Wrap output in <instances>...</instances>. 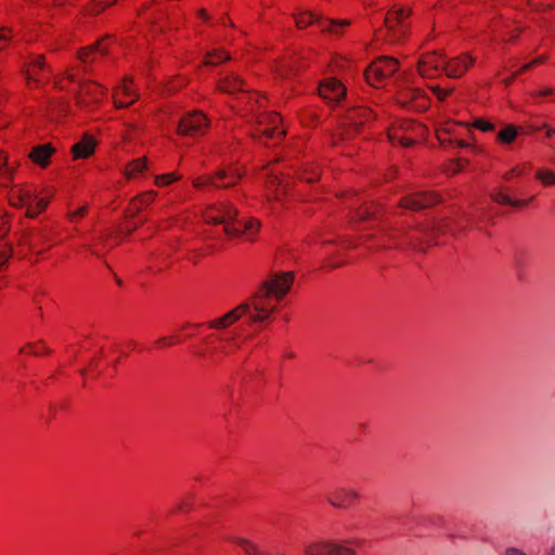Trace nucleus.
<instances>
[{
    "label": "nucleus",
    "mask_w": 555,
    "mask_h": 555,
    "mask_svg": "<svg viewBox=\"0 0 555 555\" xmlns=\"http://www.w3.org/2000/svg\"><path fill=\"white\" fill-rule=\"evenodd\" d=\"M306 555H356V551L339 543L315 540L305 545Z\"/></svg>",
    "instance_id": "9"
},
{
    "label": "nucleus",
    "mask_w": 555,
    "mask_h": 555,
    "mask_svg": "<svg viewBox=\"0 0 555 555\" xmlns=\"http://www.w3.org/2000/svg\"><path fill=\"white\" fill-rule=\"evenodd\" d=\"M410 93L412 99H417L421 95L420 90H411Z\"/></svg>",
    "instance_id": "54"
},
{
    "label": "nucleus",
    "mask_w": 555,
    "mask_h": 555,
    "mask_svg": "<svg viewBox=\"0 0 555 555\" xmlns=\"http://www.w3.org/2000/svg\"><path fill=\"white\" fill-rule=\"evenodd\" d=\"M221 351H222V353H224V354H229V353H230V351H231V348L222 347V348H221Z\"/></svg>",
    "instance_id": "61"
},
{
    "label": "nucleus",
    "mask_w": 555,
    "mask_h": 555,
    "mask_svg": "<svg viewBox=\"0 0 555 555\" xmlns=\"http://www.w3.org/2000/svg\"><path fill=\"white\" fill-rule=\"evenodd\" d=\"M518 135V128L514 125H507L496 134V140L503 144H509L515 141Z\"/></svg>",
    "instance_id": "27"
},
{
    "label": "nucleus",
    "mask_w": 555,
    "mask_h": 555,
    "mask_svg": "<svg viewBox=\"0 0 555 555\" xmlns=\"http://www.w3.org/2000/svg\"><path fill=\"white\" fill-rule=\"evenodd\" d=\"M448 224L446 221H440L439 223L435 225H423L418 224L416 227V230L421 233H423L426 237H430L435 235L436 233H443L447 229Z\"/></svg>",
    "instance_id": "30"
},
{
    "label": "nucleus",
    "mask_w": 555,
    "mask_h": 555,
    "mask_svg": "<svg viewBox=\"0 0 555 555\" xmlns=\"http://www.w3.org/2000/svg\"><path fill=\"white\" fill-rule=\"evenodd\" d=\"M9 254L7 251L0 253V268L8 261Z\"/></svg>",
    "instance_id": "47"
},
{
    "label": "nucleus",
    "mask_w": 555,
    "mask_h": 555,
    "mask_svg": "<svg viewBox=\"0 0 555 555\" xmlns=\"http://www.w3.org/2000/svg\"><path fill=\"white\" fill-rule=\"evenodd\" d=\"M456 145L460 146V147H467L468 143H466L464 141H456Z\"/></svg>",
    "instance_id": "58"
},
{
    "label": "nucleus",
    "mask_w": 555,
    "mask_h": 555,
    "mask_svg": "<svg viewBox=\"0 0 555 555\" xmlns=\"http://www.w3.org/2000/svg\"><path fill=\"white\" fill-rule=\"evenodd\" d=\"M12 29L1 26L0 27V42H8L11 39Z\"/></svg>",
    "instance_id": "42"
},
{
    "label": "nucleus",
    "mask_w": 555,
    "mask_h": 555,
    "mask_svg": "<svg viewBox=\"0 0 555 555\" xmlns=\"http://www.w3.org/2000/svg\"><path fill=\"white\" fill-rule=\"evenodd\" d=\"M440 197L430 192H417L401 199L400 206L411 210H422L439 203Z\"/></svg>",
    "instance_id": "11"
},
{
    "label": "nucleus",
    "mask_w": 555,
    "mask_h": 555,
    "mask_svg": "<svg viewBox=\"0 0 555 555\" xmlns=\"http://www.w3.org/2000/svg\"><path fill=\"white\" fill-rule=\"evenodd\" d=\"M230 60V55L222 51H212L206 55V65L216 66L220 63Z\"/></svg>",
    "instance_id": "31"
},
{
    "label": "nucleus",
    "mask_w": 555,
    "mask_h": 555,
    "mask_svg": "<svg viewBox=\"0 0 555 555\" xmlns=\"http://www.w3.org/2000/svg\"><path fill=\"white\" fill-rule=\"evenodd\" d=\"M319 94L328 102H339L346 95V88L335 78L324 80L319 86Z\"/></svg>",
    "instance_id": "14"
},
{
    "label": "nucleus",
    "mask_w": 555,
    "mask_h": 555,
    "mask_svg": "<svg viewBox=\"0 0 555 555\" xmlns=\"http://www.w3.org/2000/svg\"><path fill=\"white\" fill-rule=\"evenodd\" d=\"M198 15H199L202 18H204V20H208V14H207V12H206V10H205V9H201V10L198 11Z\"/></svg>",
    "instance_id": "53"
},
{
    "label": "nucleus",
    "mask_w": 555,
    "mask_h": 555,
    "mask_svg": "<svg viewBox=\"0 0 555 555\" xmlns=\"http://www.w3.org/2000/svg\"><path fill=\"white\" fill-rule=\"evenodd\" d=\"M242 178V172L232 166L220 168L216 176H204L193 181L195 188L212 185L215 188H230L236 184Z\"/></svg>",
    "instance_id": "6"
},
{
    "label": "nucleus",
    "mask_w": 555,
    "mask_h": 555,
    "mask_svg": "<svg viewBox=\"0 0 555 555\" xmlns=\"http://www.w3.org/2000/svg\"><path fill=\"white\" fill-rule=\"evenodd\" d=\"M33 353H34L35 356H39V354H40V351L34 348Z\"/></svg>",
    "instance_id": "64"
},
{
    "label": "nucleus",
    "mask_w": 555,
    "mask_h": 555,
    "mask_svg": "<svg viewBox=\"0 0 555 555\" xmlns=\"http://www.w3.org/2000/svg\"><path fill=\"white\" fill-rule=\"evenodd\" d=\"M537 178L541 180L545 185L555 184V173L553 171H538Z\"/></svg>",
    "instance_id": "36"
},
{
    "label": "nucleus",
    "mask_w": 555,
    "mask_h": 555,
    "mask_svg": "<svg viewBox=\"0 0 555 555\" xmlns=\"http://www.w3.org/2000/svg\"><path fill=\"white\" fill-rule=\"evenodd\" d=\"M221 351H222V353H224V354H229V353H230V351H231V348L222 347V348H221Z\"/></svg>",
    "instance_id": "60"
},
{
    "label": "nucleus",
    "mask_w": 555,
    "mask_h": 555,
    "mask_svg": "<svg viewBox=\"0 0 555 555\" xmlns=\"http://www.w3.org/2000/svg\"><path fill=\"white\" fill-rule=\"evenodd\" d=\"M505 555H527L526 553H524L522 551L520 550H517V548H507L506 552H505Z\"/></svg>",
    "instance_id": "46"
},
{
    "label": "nucleus",
    "mask_w": 555,
    "mask_h": 555,
    "mask_svg": "<svg viewBox=\"0 0 555 555\" xmlns=\"http://www.w3.org/2000/svg\"><path fill=\"white\" fill-rule=\"evenodd\" d=\"M218 339H219L220 341H225V343H230V344H235V336H231V337L218 336Z\"/></svg>",
    "instance_id": "48"
},
{
    "label": "nucleus",
    "mask_w": 555,
    "mask_h": 555,
    "mask_svg": "<svg viewBox=\"0 0 555 555\" xmlns=\"http://www.w3.org/2000/svg\"><path fill=\"white\" fill-rule=\"evenodd\" d=\"M135 228H137L135 223H129L126 225L125 231H127V233H131Z\"/></svg>",
    "instance_id": "52"
},
{
    "label": "nucleus",
    "mask_w": 555,
    "mask_h": 555,
    "mask_svg": "<svg viewBox=\"0 0 555 555\" xmlns=\"http://www.w3.org/2000/svg\"><path fill=\"white\" fill-rule=\"evenodd\" d=\"M553 95H555V89L550 88V87L542 88L541 90L532 93V96H537V98H539V96L540 98H550Z\"/></svg>",
    "instance_id": "39"
},
{
    "label": "nucleus",
    "mask_w": 555,
    "mask_h": 555,
    "mask_svg": "<svg viewBox=\"0 0 555 555\" xmlns=\"http://www.w3.org/2000/svg\"><path fill=\"white\" fill-rule=\"evenodd\" d=\"M320 177L319 170L315 167H308L302 172L300 178L309 183L317 181Z\"/></svg>",
    "instance_id": "34"
},
{
    "label": "nucleus",
    "mask_w": 555,
    "mask_h": 555,
    "mask_svg": "<svg viewBox=\"0 0 555 555\" xmlns=\"http://www.w3.org/2000/svg\"><path fill=\"white\" fill-rule=\"evenodd\" d=\"M181 179V176L175 173V172H171V173H165V175H160V176H156L155 177V183L158 185V186H163V185H166V184H169L173 181H178Z\"/></svg>",
    "instance_id": "32"
},
{
    "label": "nucleus",
    "mask_w": 555,
    "mask_h": 555,
    "mask_svg": "<svg viewBox=\"0 0 555 555\" xmlns=\"http://www.w3.org/2000/svg\"><path fill=\"white\" fill-rule=\"evenodd\" d=\"M130 85L131 78H125L121 86L118 87L114 95L116 107H127L138 100L139 95L131 90Z\"/></svg>",
    "instance_id": "16"
},
{
    "label": "nucleus",
    "mask_w": 555,
    "mask_h": 555,
    "mask_svg": "<svg viewBox=\"0 0 555 555\" xmlns=\"http://www.w3.org/2000/svg\"><path fill=\"white\" fill-rule=\"evenodd\" d=\"M411 8L395 5L385 16V26L391 37V40L397 41L403 38L409 30L405 20L410 16Z\"/></svg>",
    "instance_id": "7"
},
{
    "label": "nucleus",
    "mask_w": 555,
    "mask_h": 555,
    "mask_svg": "<svg viewBox=\"0 0 555 555\" xmlns=\"http://www.w3.org/2000/svg\"><path fill=\"white\" fill-rule=\"evenodd\" d=\"M208 119L202 112L185 115L178 124V132L182 135L203 134L208 128Z\"/></svg>",
    "instance_id": "10"
},
{
    "label": "nucleus",
    "mask_w": 555,
    "mask_h": 555,
    "mask_svg": "<svg viewBox=\"0 0 555 555\" xmlns=\"http://www.w3.org/2000/svg\"><path fill=\"white\" fill-rule=\"evenodd\" d=\"M474 127L483 131V132H488V131H493L494 130V125L490 121H487V120H483V119H476L474 121Z\"/></svg>",
    "instance_id": "37"
},
{
    "label": "nucleus",
    "mask_w": 555,
    "mask_h": 555,
    "mask_svg": "<svg viewBox=\"0 0 555 555\" xmlns=\"http://www.w3.org/2000/svg\"><path fill=\"white\" fill-rule=\"evenodd\" d=\"M490 196L492 201L500 205H508L515 208L524 207L526 205V201L513 199L503 189L493 191Z\"/></svg>",
    "instance_id": "23"
},
{
    "label": "nucleus",
    "mask_w": 555,
    "mask_h": 555,
    "mask_svg": "<svg viewBox=\"0 0 555 555\" xmlns=\"http://www.w3.org/2000/svg\"><path fill=\"white\" fill-rule=\"evenodd\" d=\"M546 59H547L546 55H540V56L533 59L531 62L525 64L520 68V72H525V70H527V69H529V68H531V67H533L535 65H540V64L544 63L546 61Z\"/></svg>",
    "instance_id": "40"
},
{
    "label": "nucleus",
    "mask_w": 555,
    "mask_h": 555,
    "mask_svg": "<svg viewBox=\"0 0 555 555\" xmlns=\"http://www.w3.org/2000/svg\"><path fill=\"white\" fill-rule=\"evenodd\" d=\"M38 240H39V237H34V238H33V242H31V246H33V247H36V245H37V241H38Z\"/></svg>",
    "instance_id": "62"
},
{
    "label": "nucleus",
    "mask_w": 555,
    "mask_h": 555,
    "mask_svg": "<svg viewBox=\"0 0 555 555\" xmlns=\"http://www.w3.org/2000/svg\"><path fill=\"white\" fill-rule=\"evenodd\" d=\"M145 169H146V158L140 157V158L132 160L128 165V167L125 171V175L127 178H133L137 175L143 172Z\"/></svg>",
    "instance_id": "29"
},
{
    "label": "nucleus",
    "mask_w": 555,
    "mask_h": 555,
    "mask_svg": "<svg viewBox=\"0 0 555 555\" xmlns=\"http://www.w3.org/2000/svg\"><path fill=\"white\" fill-rule=\"evenodd\" d=\"M115 1L116 0H98L90 5L89 12L91 14H98L101 11H103L106 7L113 4Z\"/></svg>",
    "instance_id": "35"
},
{
    "label": "nucleus",
    "mask_w": 555,
    "mask_h": 555,
    "mask_svg": "<svg viewBox=\"0 0 555 555\" xmlns=\"http://www.w3.org/2000/svg\"><path fill=\"white\" fill-rule=\"evenodd\" d=\"M256 130L254 138L261 141L266 139H280L285 134L284 130H279L281 117L276 113H258L255 114Z\"/></svg>",
    "instance_id": "5"
},
{
    "label": "nucleus",
    "mask_w": 555,
    "mask_h": 555,
    "mask_svg": "<svg viewBox=\"0 0 555 555\" xmlns=\"http://www.w3.org/2000/svg\"><path fill=\"white\" fill-rule=\"evenodd\" d=\"M205 219L206 222L211 224H222L223 232L230 238L245 236L246 240L254 241L260 229V222L257 219H240L238 210L230 203L211 207Z\"/></svg>",
    "instance_id": "2"
},
{
    "label": "nucleus",
    "mask_w": 555,
    "mask_h": 555,
    "mask_svg": "<svg viewBox=\"0 0 555 555\" xmlns=\"http://www.w3.org/2000/svg\"><path fill=\"white\" fill-rule=\"evenodd\" d=\"M27 193H31V192L30 191L21 192V194L17 196L16 199L12 198L11 204L16 207H26L27 208V203H22V201H21L24 197V195Z\"/></svg>",
    "instance_id": "43"
},
{
    "label": "nucleus",
    "mask_w": 555,
    "mask_h": 555,
    "mask_svg": "<svg viewBox=\"0 0 555 555\" xmlns=\"http://www.w3.org/2000/svg\"><path fill=\"white\" fill-rule=\"evenodd\" d=\"M372 214L373 212L369 208H364L361 211H359V218L363 219V220L369 219V218H371Z\"/></svg>",
    "instance_id": "44"
},
{
    "label": "nucleus",
    "mask_w": 555,
    "mask_h": 555,
    "mask_svg": "<svg viewBox=\"0 0 555 555\" xmlns=\"http://www.w3.org/2000/svg\"><path fill=\"white\" fill-rule=\"evenodd\" d=\"M434 94L440 100V101H443L449 94H450V90L448 89H441L440 87L438 86H435L431 88Z\"/></svg>",
    "instance_id": "41"
},
{
    "label": "nucleus",
    "mask_w": 555,
    "mask_h": 555,
    "mask_svg": "<svg viewBox=\"0 0 555 555\" xmlns=\"http://www.w3.org/2000/svg\"><path fill=\"white\" fill-rule=\"evenodd\" d=\"M103 93V88L93 82H86L80 87L79 98L83 103L98 102Z\"/></svg>",
    "instance_id": "20"
},
{
    "label": "nucleus",
    "mask_w": 555,
    "mask_h": 555,
    "mask_svg": "<svg viewBox=\"0 0 555 555\" xmlns=\"http://www.w3.org/2000/svg\"><path fill=\"white\" fill-rule=\"evenodd\" d=\"M527 4L531 8L532 11L543 10V9H552L555 4H542L541 0H526Z\"/></svg>",
    "instance_id": "38"
},
{
    "label": "nucleus",
    "mask_w": 555,
    "mask_h": 555,
    "mask_svg": "<svg viewBox=\"0 0 555 555\" xmlns=\"http://www.w3.org/2000/svg\"><path fill=\"white\" fill-rule=\"evenodd\" d=\"M298 28H305L309 25H317L321 31L339 34V30L350 25L349 20H328L311 12L305 11L295 16Z\"/></svg>",
    "instance_id": "4"
},
{
    "label": "nucleus",
    "mask_w": 555,
    "mask_h": 555,
    "mask_svg": "<svg viewBox=\"0 0 555 555\" xmlns=\"http://www.w3.org/2000/svg\"><path fill=\"white\" fill-rule=\"evenodd\" d=\"M94 51H98L100 53H105L106 51L104 49L101 48L100 43H95L89 48H85L80 54H79V57L82 62L87 63L90 61V55L94 52Z\"/></svg>",
    "instance_id": "33"
},
{
    "label": "nucleus",
    "mask_w": 555,
    "mask_h": 555,
    "mask_svg": "<svg viewBox=\"0 0 555 555\" xmlns=\"http://www.w3.org/2000/svg\"><path fill=\"white\" fill-rule=\"evenodd\" d=\"M398 70V61L389 56H380L365 72L366 81L374 87Z\"/></svg>",
    "instance_id": "8"
},
{
    "label": "nucleus",
    "mask_w": 555,
    "mask_h": 555,
    "mask_svg": "<svg viewBox=\"0 0 555 555\" xmlns=\"http://www.w3.org/2000/svg\"><path fill=\"white\" fill-rule=\"evenodd\" d=\"M473 63L474 59L466 54L451 60L447 59L444 65V73L448 77L459 78L466 73V70L469 68V66L473 65Z\"/></svg>",
    "instance_id": "15"
},
{
    "label": "nucleus",
    "mask_w": 555,
    "mask_h": 555,
    "mask_svg": "<svg viewBox=\"0 0 555 555\" xmlns=\"http://www.w3.org/2000/svg\"><path fill=\"white\" fill-rule=\"evenodd\" d=\"M96 141L89 134H85L80 141L72 146L74 159L88 158L94 153Z\"/></svg>",
    "instance_id": "18"
},
{
    "label": "nucleus",
    "mask_w": 555,
    "mask_h": 555,
    "mask_svg": "<svg viewBox=\"0 0 555 555\" xmlns=\"http://www.w3.org/2000/svg\"><path fill=\"white\" fill-rule=\"evenodd\" d=\"M230 541L237 544L247 555H261L259 547L251 541L244 538H231Z\"/></svg>",
    "instance_id": "28"
},
{
    "label": "nucleus",
    "mask_w": 555,
    "mask_h": 555,
    "mask_svg": "<svg viewBox=\"0 0 555 555\" xmlns=\"http://www.w3.org/2000/svg\"><path fill=\"white\" fill-rule=\"evenodd\" d=\"M46 69H47V66L44 64L43 55L35 56L34 60H31V62L29 64V68H27L25 70V76H26L28 82H30V81L39 82L40 81L39 75L41 72H43Z\"/></svg>",
    "instance_id": "21"
},
{
    "label": "nucleus",
    "mask_w": 555,
    "mask_h": 555,
    "mask_svg": "<svg viewBox=\"0 0 555 555\" xmlns=\"http://www.w3.org/2000/svg\"><path fill=\"white\" fill-rule=\"evenodd\" d=\"M461 162H462V159H459V160L454 164L453 169H452V170H453V173H456V172H459V171L462 169Z\"/></svg>",
    "instance_id": "50"
},
{
    "label": "nucleus",
    "mask_w": 555,
    "mask_h": 555,
    "mask_svg": "<svg viewBox=\"0 0 555 555\" xmlns=\"http://www.w3.org/2000/svg\"><path fill=\"white\" fill-rule=\"evenodd\" d=\"M548 555H555V545L552 546Z\"/></svg>",
    "instance_id": "63"
},
{
    "label": "nucleus",
    "mask_w": 555,
    "mask_h": 555,
    "mask_svg": "<svg viewBox=\"0 0 555 555\" xmlns=\"http://www.w3.org/2000/svg\"><path fill=\"white\" fill-rule=\"evenodd\" d=\"M186 507H188V503H186V502H180V503L178 504V507H177V508H178L179 511H185V509H186Z\"/></svg>",
    "instance_id": "55"
},
{
    "label": "nucleus",
    "mask_w": 555,
    "mask_h": 555,
    "mask_svg": "<svg viewBox=\"0 0 555 555\" xmlns=\"http://www.w3.org/2000/svg\"><path fill=\"white\" fill-rule=\"evenodd\" d=\"M157 193L155 191H147L139 195L132 201L130 210L132 211V214H137L138 211H140L142 206L150 205L155 199Z\"/></svg>",
    "instance_id": "25"
},
{
    "label": "nucleus",
    "mask_w": 555,
    "mask_h": 555,
    "mask_svg": "<svg viewBox=\"0 0 555 555\" xmlns=\"http://www.w3.org/2000/svg\"><path fill=\"white\" fill-rule=\"evenodd\" d=\"M372 112L366 107H353L348 113V119L351 125L358 126L372 118Z\"/></svg>",
    "instance_id": "24"
},
{
    "label": "nucleus",
    "mask_w": 555,
    "mask_h": 555,
    "mask_svg": "<svg viewBox=\"0 0 555 555\" xmlns=\"http://www.w3.org/2000/svg\"><path fill=\"white\" fill-rule=\"evenodd\" d=\"M294 281V272L288 271L281 274H273L264 281L260 289L255 294L250 301L243 302L225 314L214 319L207 323L209 328L225 330L237 322L242 317L247 315L249 325L266 321L275 310V306L267 304L271 295L276 299H282L289 291Z\"/></svg>",
    "instance_id": "1"
},
{
    "label": "nucleus",
    "mask_w": 555,
    "mask_h": 555,
    "mask_svg": "<svg viewBox=\"0 0 555 555\" xmlns=\"http://www.w3.org/2000/svg\"><path fill=\"white\" fill-rule=\"evenodd\" d=\"M555 133V129H547L546 137L551 138Z\"/></svg>",
    "instance_id": "59"
},
{
    "label": "nucleus",
    "mask_w": 555,
    "mask_h": 555,
    "mask_svg": "<svg viewBox=\"0 0 555 555\" xmlns=\"http://www.w3.org/2000/svg\"><path fill=\"white\" fill-rule=\"evenodd\" d=\"M85 212H86V207H81V208H79V209L76 211V214H75V215H77V216H82Z\"/></svg>",
    "instance_id": "57"
},
{
    "label": "nucleus",
    "mask_w": 555,
    "mask_h": 555,
    "mask_svg": "<svg viewBox=\"0 0 555 555\" xmlns=\"http://www.w3.org/2000/svg\"><path fill=\"white\" fill-rule=\"evenodd\" d=\"M360 498V494L354 489L350 488H335L326 496L327 502L336 507L346 509Z\"/></svg>",
    "instance_id": "12"
},
{
    "label": "nucleus",
    "mask_w": 555,
    "mask_h": 555,
    "mask_svg": "<svg viewBox=\"0 0 555 555\" xmlns=\"http://www.w3.org/2000/svg\"><path fill=\"white\" fill-rule=\"evenodd\" d=\"M426 133V128L422 124L413 120H402L393 126L388 132V139L392 143H399L402 146H411Z\"/></svg>",
    "instance_id": "3"
},
{
    "label": "nucleus",
    "mask_w": 555,
    "mask_h": 555,
    "mask_svg": "<svg viewBox=\"0 0 555 555\" xmlns=\"http://www.w3.org/2000/svg\"><path fill=\"white\" fill-rule=\"evenodd\" d=\"M520 73V69L518 72L513 73L511 77L503 79V82L506 86H509Z\"/></svg>",
    "instance_id": "45"
},
{
    "label": "nucleus",
    "mask_w": 555,
    "mask_h": 555,
    "mask_svg": "<svg viewBox=\"0 0 555 555\" xmlns=\"http://www.w3.org/2000/svg\"><path fill=\"white\" fill-rule=\"evenodd\" d=\"M21 201L27 203V216L30 218L38 216L48 205L44 198H38L33 193L25 194Z\"/></svg>",
    "instance_id": "19"
},
{
    "label": "nucleus",
    "mask_w": 555,
    "mask_h": 555,
    "mask_svg": "<svg viewBox=\"0 0 555 555\" xmlns=\"http://www.w3.org/2000/svg\"><path fill=\"white\" fill-rule=\"evenodd\" d=\"M218 88L222 92L227 93H235L237 91H243V81L241 78L234 74L228 75L224 78L220 79L218 83Z\"/></svg>",
    "instance_id": "22"
},
{
    "label": "nucleus",
    "mask_w": 555,
    "mask_h": 555,
    "mask_svg": "<svg viewBox=\"0 0 555 555\" xmlns=\"http://www.w3.org/2000/svg\"><path fill=\"white\" fill-rule=\"evenodd\" d=\"M447 57L437 52L427 53L418 62V72L423 77H433L439 70L444 72Z\"/></svg>",
    "instance_id": "13"
},
{
    "label": "nucleus",
    "mask_w": 555,
    "mask_h": 555,
    "mask_svg": "<svg viewBox=\"0 0 555 555\" xmlns=\"http://www.w3.org/2000/svg\"><path fill=\"white\" fill-rule=\"evenodd\" d=\"M520 173L517 169H512L511 171H508L506 175H505V179L508 180L511 179L514 175H518Z\"/></svg>",
    "instance_id": "51"
},
{
    "label": "nucleus",
    "mask_w": 555,
    "mask_h": 555,
    "mask_svg": "<svg viewBox=\"0 0 555 555\" xmlns=\"http://www.w3.org/2000/svg\"><path fill=\"white\" fill-rule=\"evenodd\" d=\"M55 153V149L50 143L36 145L29 153V158L40 166L46 168L50 164V157Z\"/></svg>",
    "instance_id": "17"
},
{
    "label": "nucleus",
    "mask_w": 555,
    "mask_h": 555,
    "mask_svg": "<svg viewBox=\"0 0 555 555\" xmlns=\"http://www.w3.org/2000/svg\"><path fill=\"white\" fill-rule=\"evenodd\" d=\"M157 343L162 346H169L172 344V341L168 340L167 337H162L157 340Z\"/></svg>",
    "instance_id": "49"
},
{
    "label": "nucleus",
    "mask_w": 555,
    "mask_h": 555,
    "mask_svg": "<svg viewBox=\"0 0 555 555\" xmlns=\"http://www.w3.org/2000/svg\"><path fill=\"white\" fill-rule=\"evenodd\" d=\"M401 236L405 237L409 241V245H411V246L414 245L413 240L408 236V233H405V232L397 233L395 231H390V232L385 233L386 242L382 245V247L383 248H388V247L399 248V247H401V243H399V238Z\"/></svg>",
    "instance_id": "26"
},
{
    "label": "nucleus",
    "mask_w": 555,
    "mask_h": 555,
    "mask_svg": "<svg viewBox=\"0 0 555 555\" xmlns=\"http://www.w3.org/2000/svg\"><path fill=\"white\" fill-rule=\"evenodd\" d=\"M7 165V159L2 153H0V168Z\"/></svg>",
    "instance_id": "56"
}]
</instances>
